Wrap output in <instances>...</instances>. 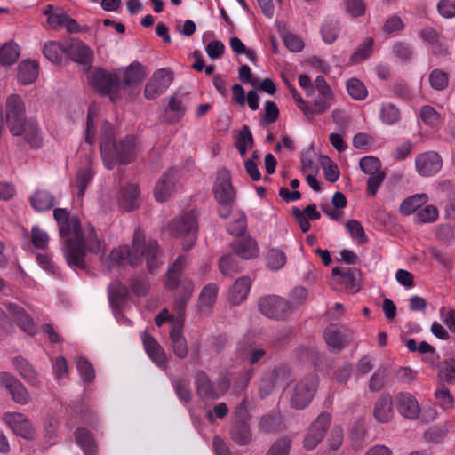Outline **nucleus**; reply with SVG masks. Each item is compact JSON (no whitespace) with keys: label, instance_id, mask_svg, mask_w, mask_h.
<instances>
[{"label":"nucleus","instance_id":"1","mask_svg":"<svg viewBox=\"0 0 455 455\" xmlns=\"http://www.w3.org/2000/svg\"><path fill=\"white\" fill-rule=\"evenodd\" d=\"M53 218L59 226L60 236L65 239L63 253L67 264L71 267L84 269L86 251L95 254L100 251V242L95 229L89 226L84 235L79 219L70 217L64 208H56Z\"/></svg>","mask_w":455,"mask_h":455},{"label":"nucleus","instance_id":"2","mask_svg":"<svg viewBox=\"0 0 455 455\" xmlns=\"http://www.w3.org/2000/svg\"><path fill=\"white\" fill-rule=\"evenodd\" d=\"M162 254L157 241L148 239L144 232L137 228L132 236V248L123 245L113 250L106 259V264L109 270L121 267L126 261L136 267L145 258L148 271L154 273L163 264Z\"/></svg>","mask_w":455,"mask_h":455},{"label":"nucleus","instance_id":"3","mask_svg":"<svg viewBox=\"0 0 455 455\" xmlns=\"http://www.w3.org/2000/svg\"><path fill=\"white\" fill-rule=\"evenodd\" d=\"M162 254L157 241L148 239L144 232L137 228L132 236V248L123 245L113 250L106 259V264L109 270L121 267L126 261L136 267L145 258L148 271L154 273L163 264Z\"/></svg>","mask_w":455,"mask_h":455},{"label":"nucleus","instance_id":"4","mask_svg":"<svg viewBox=\"0 0 455 455\" xmlns=\"http://www.w3.org/2000/svg\"><path fill=\"white\" fill-rule=\"evenodd\" d=\"M162 254L157 241L148 239L144 232L137 228L132 236V248L123 245L113 250L106 259V264L109 270L121 267L126 261L136 267L145 258L148 271L154 273L163 264Z\"/></svg>","mask_w":455,"mask_h":455},{"label":"nucleus","instance_id":"5","mask_svg":"<svg viewBox=\"0 0 455 455\" xmlns=\"http://www.w3.org/2000/svg\"><path fill=\"white\" fill-rule=\"evenodd\" d=\"M116 132L110 123L105 121L100 128V148L104 165L111 170L116 163L127 164L136 155L135 138L126 136L118 143L115 140Z\"/></svg>","mask_w":455,"mask_h":455},{"label":"nucleus","instance_id":"6","mask_svg":"<svg viewBox=\"0 0 455 455\" xmlns=\"http://www.w3.org/2000/svg\"><path fill=\"white\" fill-rule=\"evenodd\" d=\"M169 229L174 236L183 239L181 244L184 251L190 250L197 237L196 214L191 211L178 216L171 221Z\"/></svg>","mask_w":455,"mask_h":455},{"label":"nucleus","instance_id":"7","mask_svg":"<svg viewBox=\"0 0 455 455\" xmlns=\"http://www.w3.org/2000/svg\"><path fill=\"white\" fill-rule=\"evenodd\" d=\"M195 385L196 394L202 399L214 400L227 393L230 387V380L226 375H223L217 379L216 383H214L211 380L205 371L199 370L196 371L195 376Z\"/></svg>","mask_w":455,"mask_h":455},{"label":"nucleus","instance_id":"8","mask_svg":"<svg viewBox=\"0 0 455 455\" xmlns=\"http://www.w3.org/2000/svg\"><path fill=\"white\" fill-rule=\"evenodd\" d=\"M318 387V377L309 373L301 378L293 387L291 396V405L295 409H304L312 401Z\"/></svg>","mask_w":455,"mask_h":455},{"label":"nucleus","instance_id":"9","mask_svg":"<svg viewBox=\"0 0 455 455\" xmlns=\"http://www.w3.org/2000/svg\"><path fill=\"white\" fill-rule=\"evenodd\" d=\"M6 124L13 136H20L22 124L27 122L25 104L18 94H11L5 103Z\"/></svg>","mask_w":455,"mask_h":455},{"label":"nucleus","instance_id":"10","mask_svg":"<svg viewBox=\"0 0 455 455\" xmlns=\"http://www.w3.org/2000/svg\"><path fill=\"white\" fill-rule=\"evenodd\" d=\"M259 311L267 317L275 320H283L292 313V306L287 299L268 295L259 300Z\"/></svg>","mask_w":455,"mask_h":455},{"label":"nucleus","instance_id":"11","mask_svg":"<svg viewBox=\"0 0 455 455\" xmlns=\"http://www.w3.org/2000/svg\"><path fill=\"white\" fill-rule=\"evenodd\" d=\"M361 170L369 175L367 180V190L374 196L385 179V172L381 170V163L375 156H363L360 159Z\"/></svg>","mask_w":455,"mask_h":455},{"label":"nucleus","instance_id":"12","mask_svg":"<svg viewBox=\"0 0 455 455\" xmlns=\"http://www.w3.org/2000/svg\"><path fill=\"white\" fill-rule=\"evenodd\" d=\"M3 421L12 430V432L24 439L33 440L36 435L35 427L30 419L20 412L9 411L3 416Z\"/></svg>","mask_w":455,"mask_h":455},{"label":"nucleus","instance_id":"13","mask_svg":"<svg viewBox=\"0 0 455 455\" xmlns=\"http://www.w3.org/2000/svg\"><path fill=\"white\" fill-rule=\"evenodd\" d=\"M173 80L172 74L166 68L157 69L148 81L144 95L148 100H155L163 94Z\"/></svg>","mask_w":455,"mask_h":455},{"label":"nucleus","instance_id":"14","mask_svg":"<svg viewBox=\"0 0 455 455\" xmlns=\"http://www.w3.org/2000/svg\"><path fill=\"white\" fill-rule=\"evenodd\" d=\"M89 83L99 93L108 95L119 89L120 76L115 73H108L102 68H96L92 71Z\"/></svg>","mask_w":455,"mask_h":455},{"label":"nucleus","instance_id":"15","mask_svg":"<svg viewBox=\"0 0 455 455\" xmlns=\"http://www.w3.org/2000/svg\"><path fill=\"white\" fill-rule=\"evenodd\" d=\"M415 166L420 176L430 177L442 169L443 159L437 152L427 151L416 156Z\"/></svg>","mask_w":455,"mask_h":455},{"label":"nucleus","instance_id":"16","mask_svg":"<svg viewBox=\"0 0 455 455\" xmlns=\"http://www.w3.org/2000/svg\"><path fill=\"white\" fill-rule=\"evenodd\" d=\"M323 337L330 349L332 352L338 353L351 341L353 333L344 326L331 325L325 329Z\"/></svg>","mask_w":455,"mask_h":455},{"label":"nucleus","instance_id":"17","mask_svg":"<svg viewBox=\"0 0 455 455\" xmlns=\"http://www.w3.org/2000/svg\"><path fill=\"white\" fill-rule=\"evenodd\" d=\"M331 419V416L328 412H323L317 417L304 440V446L307 450L315 449L323 440L330 426Z\"/></svg>","mask_w":455,"mask_h":455},{"label":"nucleus","instance_id":"18","mask_svg":"<svg viewBox=\"0 0 455 455\" xmlns=\"http://www.w3.org/2000/svg\"><path fill=\"white\" fill-rule=\"evenodd\" d=\"M0 384L11 394L12 400L20 404H27L30 395L23 384L8 372H0Z\"/></svg>","mask_w":455,"mask_h":455},{"label":"nucleus","instance_id":"19","mask_svg":"<svg viewBox=\"0 0 455 455\" xmlns=\"http://www.w3.org/2000/svg\"><path fill=\"white\" fill-rule=\"evenodd\" d=\"M333 282L344 285L345 291L349 293H355L359 291L358 281L359 270L355 267H334L332 269Z\"/></svg>","mask_w":455,"mask_h":455},{"label":"nucleus","instance_id":"20","mask_svg":"<svg viewBox=\"0 0 455 455\" xmlns=\"http://www.w3.org/2000/svg\"><path fill=\"white\" fill-rule=\"evenodd\" d=\"M213 192L217 202L235 201V190L231 184V173L228 170L223 168L219 171Z\"/></svg>","mask_w":455,"mask_h":455},{"label":"nucleus","instance_id":"21","mask_svg":"<svg viewBox=\"0 0 455 455\" xmlns=\"http://www.w3.org/2000/svg\"><path fill=\"white\" fill-rule=\"evenodd\" d=\"M146 68L138 61L132 62L123 72L119 89H125L140 84L147 76Z\"/></svg>","mask_w":455,"mask_h":455},{"label":"nucleus","instance_id":"22","mask_svg":"<svg viewBox=\"0 0 455 455\" xmlns=\"http://www.w3.org/2000/svg\"><path fill=\"white\" fill-rule=\"evenodd\" d=\"M396 407L399 413L408 419H418L420 408L417 399L410 393L396 395Z\"/></svg>","mask_w":455,"mask_h":455},{"label":"nucleus","instance_id":"23","mask_svg":"<svg viewBox=\"0 0 455 455\" xmlns=\"http://www.w3.org/2000/svg\"><path fill=\"white\" fill-rule=\"evenodd\" d=\"M4 305L13 321L16 322L21 330L30 335L36 334V328L34 321L22 307L11 302L5 303Z\"/></svg>","mask_w":455,"mask_h":455},{"label":"nucleus","instance_id":"24","mask_svg":"<svg viewBox=\"0 0 455 455\" xmlns=\"http://www.w3.org/2000/svg\"><path fill=\"white\" fill-rule=\"evenodd\" d=\"M177 171L173 168L169 169L162 175L155 188V198L156 201L164 202L168 199L174 189Z\"/></svg>","mask_w":455,"mask_h":455},{"label":"nucleus","instance_id":"25","mask_svg":"<svg viewBox=\"0 0 455 455\" xmlns=\"http://www.w3.org/2000/svg\"><path fill=\"white\" fill-rule=\"evenodd\" d=\"M374 419L379 423H387L394 417L393 399L388 393H383L377 399L373 409Z\"/></svg>","mask_w":455,"mask_h":455},{"label":"nucleus","instance_id":"26","mask_svg":"<svg viewBox=\"0 0 455 455\" xmlns=\"http://www.w3.org/2000/svg\"><path fill=\"white\" fill-rule=\"evenodd\" d=\"M289 378V371L285 367H275L270 370L262 379L260 392L266 395L270 394L274 388L286 382Z\"/></svg>","mask_w":455,"mask_h":455},{"label":"nucleus","instance_id":"27","mask_svg":"<svg viewBox=\"0 0 455 455\" xmlns=\"http://www.w3.org/2000/svg\"><path fill=\"white\" fill-rule=\"evenodd\" d=\"M166 107L163 116V120L166 124H176L184 116L186 107L182 100L176 96H169L164 99Z\"/></svg>","mask_w":455,"mask_h":455},{"label":"nucleus","instance_id":"28","mask_svg":"<svg viewBox=\"0 0 455 455\" xmlns=\"http://www.w3.org/2000/svg\"><path fill=\"white\" fill-rule=\"evenodd\" d=\"M251 282L248 276L238 278L228 291V301L232 305L241 304L248 296Z\"/></svg>","mask_w":455,"mask_h":455},{"label":"nucleus","instance_id":"29","mask_svg":"<svg viewBox=\"0 0 455 455\" xmlns=\"http://www.w3.org/2000/svg\"><path fill=\"white\" fill-rule=\"evenodd\" d=\"M13 366L20 375L31 386L39 387L41 381L34 367L23 357L16 356L13 359Z\"/></svg>","mask_w":455,"mask_h":455},{"label":"nucleus","instance_id":"30","mask_svg":"<svg viewBox=\"0 0 455 455\" xmlns=\"http://www.w3.org/2000/svg\"><path fill=\"white\" fill-rule=\"evenodd\" d=\"M232 250L243 259L256 258L259 254L257 243L251 237H243L231 244Z\"/></svg>","mask_w":455,"mask_h":455},{"label":"nucleus","instance_id":"31","mask_svg":"<svg viewBox=\"0 0 455 455\" xmlns=\"http://www.w3.org/2000/svg\"><path fill=\"white\" fill-rule=\"evenodd\" d=\"M178 328L172 327L170 331V340L174 355L183 359L188 355V348L186 339L182 336L180 329L182 327V320H178Z\"/></svg>","mask_w":455,"mask_h":455},{"label":"nucleus","instance_id":"32","mask_svg":"<svg viewBox=\"0 0 455 455\" xmlns=\"http://www.w3.org/2000/svg\"><path fill=\"white\" fill-rule=\"evenodd\" d=\"M142 341L150 359L158 366L164 365L166 358L164 350L161 345L148 334H144Z\"/></svg>","mask_w":455,"mask_h":455},{"label":"nucleus","instance_id":"33","mask_svg":"<svg viewBox=\"0 0 455 455\" xmlns=\"http://www.w3.org/2000/svg\"><path fill=\"white\" fill-rule=\"evenodd\" d=\"M54 196L47 190L38 189L29 198L31 206L36 212L50 210L54 205Z\"/></svg>","mask_w":455,"mask_h":455},{"label":"nucleus","instance_id":"34","mask_svg":"<svg viewBox=\"0 0 455 455\" xmlns=\"http://www.w3.org/2000/svg\"><path fill=\"white\" fill-rule=\"evenodd\" d=\"M231 438L238 445H248L252 441L250 426L243 420H236L231 429Z\"/></svg>","mask_w":455,"mask_h":455},{"label":"nucleus","instance_id":"35","mask_svg":"<svg viewBox=\"0 0 455 455\" xmlns=\"http://www.w3.org/2000/svg\"><path fill=\"white\" fill-rule=\"evenodd\" d=\"M38 76V66L36 61L24 60L18 67V80L22 84H30Z\"/></svg>","mask_w":455,"mask_h":455},{"label":"nucleus","instance_id":"36","mask_svg":"<svg viewBox=\"0 0 455 455\" xmlns=\"http://www.w3.org/2000/svg\"><path fill=\"white\" fill-rule=\"evenodd\" d=\"M22 132L24 140L33 148H38L43 144V137L40 129L36 124L32 121L26 122L22 124Z\"/></svg>","mask_w":455,"mask_h":455},{"label":"nucleus","instance_id":"37","mask_svg":"<svg viewBox=\"0 0 455 455\" xmlns=\"http://www.w3.org/2000/svg\"><path fill=\"white\" fill-rule=\"evenodd\" d=\"M76 443L82 448L84 454L95 455L96 444L92 435L84 427H78L75 432Z\"/></svg>","mask_w":455,"mask_h":455},{"label":"nucleus","instance_id":"38","mask_svg":"<svg viewBox=\"0 0 455 455\" xmlns=\"http://www.w3.org/2000/svg\"><path fill=\"white\" fill-rule=\"evenodd\" d=\"M186 257L179 256L169 267L166 274L165 286L170 290L176 289L179 284V277L186 265Z\"/></svg>","mask_w":455,"mask_h":455},{"label":"nucleus","instance_id":"39","mask_svg":"<svg viewBox=\"0 0 455 455\" xmlns=\"http://www.w3.org/2000/svg\"><path fill=\"white\" fill-rule=\"evenodd\" d=\"M70 55L74 61L91 67L93 60L92 51L84 44L78 43L72 45Z\"/></svg>","mask_w":455,"mask_h":455},{"label":"nucleus","instance_id":"40","mask_svg":"<svg viewBox=\"0 0 455 455\" xmlns=\"http://www.w3.org/2000/svg\"><path fill=\"white\" fill-rule=\"evenodd\" d=\"M427 201L425 194H417L404 199L400 204V212L403 215H410L419 210Z\"/></svg>","mask_w":455,"mask_h":455},{"label":"nucleus","instance_id":"41","mask_svg":"<svg viewBox=\"0 0 455 455\" xmlns=\"http://www.w3.org/2000/svg\"><path fill=\"white\" fill-rule=\"evenodd\" d=\"M127 288L118 280H115L108 285V297L113 306L118 307L128 296Z\"/></svg>","mask_w":455,"mask_h":455},{"label":"nucleus","instance_id":"42","mask_svg":"<svg viewBox=\"0 0 455 455\" xmlns=\"http://www.w3.org/2000/svg\"><path fill=\"white\" fill-rule=\"evenodd\" d=\"M218 290L215 283H209L204 287L199 298V309L201 311L209 309L215 303Z\"/></svg>","mask_w":455,"mask_h":455},{"label":"nucleus","instance_id":"43","mask_svg":"<svg viewBox=\"0 0 455 455\" xmlns=\"http://www.w3.org/2000/svg\"><path fill=\"white\" fill-rule=\"evenodd\" d=\"M138 198V187L128 185L121 191L120 204L125 211H132L136 206Z\"/></svg>","mask_w":455,"mask_h":455},{"label":"nucleus","instance_id":"44","mask_svg":"<svg viewBox=\"0 0 455 455\" xmlns=\"http://www.w3.org/2000/svg\"><path fill=\"white\" fill-rule=\"evenodd\" d=\"M334 99H329L328 97L319 95V97L314 100L312 106L307 104L304 115L309 117L315 115L323 114L331 108Z\"/></svg>","mask_w":455,"mask_h":455},{"label":"nucleus","instance_id":"45","mask_svg":"<svg viewBox=\"0 0 455 455\" xmlns=\"http://www.w3.org/2000/svg\"><path fill=\"white\" fill-rule=\"evenodd\" d=\"M286 254L280 249H270L267 254V266L271 270L277 271L286 264Z\"/></svg>","mask_w":455,"mask_h":455},{"label":"nucleus","instance_id":"46","mask_svg":"<svg viewBox=\"0 0 455 455\" xmlns=\"http://www.w3.org/2000/svg\"><path fill=\"white\" fill-rule=\"evenodd\" d=\"M19 56L20 49L16 44H5L0 48V62L3 65L10 66L16 62Z\"/></svg>","mask_w":455,"mask_h":455},{"label":"nucleus","instance_id":"47","mask_svg":"<svg viewBox=\"0 0 455 455\" xmlns=\"http://www.w3.org/2000/svg\"><path fill=\"white\" fill-rule=\"evenodd\" d=\"M281 418L279 414L272 412L262 416L259 419V430L264 433H272L280 429Z\"/></svg>","mask_w":455,"mask_h":455},{"label":"nucleus","instance_id":"48","mask_svg":"<svg viewBox=\"0 0 455 455\" xmlns=\"http://www.w3.org/2000/svg\"><path fill=\"white\" fill-rule=\"evenodd\" d=\"M172 384L180 400L186 403L191 401L192 390L188 379L177 378L172 381Z\"/></svg>","mask_w":455,"mask_h":455},{"label":"nucleus","instance_id":"49","mask_svg":"<svg viewBox=\"0 0 455 455\" xmlns=\"http://www.w3.org/2000/svg\"><path fill=\"white\" fill-rule=\"evenodd\" d=\"M347 90L349 96L355 100H363L368 95V91L363 83L355 77L347 80Z\"/></svg>","mask_w":455,"mask_h":455},{"label":"nucleus","instance_id":"50","mask_svg":"<svg viewBox=\"0 0 455 455\" xmlns=\"http://www.w3.org/2000/svg\"><path fill=\"white\" fill-rule=\"evenodd\" d=\"M219 268L223 275L232 276L238 272L240 267L235 257L231 254H228L220 259Z\"/></svg>","mask_w":455,"mask_h":455},{"label":"nucleus","instance_id":"51","mask_svg":"<svg viewBox=\"0 0 455 455\" xmlns=\"http://www.w3.org/2000/svg\"><path fill=\"white\" fill-rule=\"evenodd\" d=\"M194 291V283L191 280L184 279L180 284V290L176 299V305L179 311H182L190 299Z\"/></svg>","mask_w":455,"mask_h":455},{"label":"nucleus","instance_id":"52","mask_svg":"<svg viewBox=\"0 0 455 455\" xmlns=\"http://www.w3.org/2000/svg\"><path fill=\"white\" fill-rule=\"evenodd\" d=\"M340 26L338 20H327L321 29L323 39L328 44L333 43L339 33Z\"/></svg>","mask_w":455,"mask_h":455},{"label":"nucleus","instance_id":"53","mask_svg":"<svg viewBox=\"0 0 455 455\" xmlns=\"http://www.w3.org/2000/svg\"><path fill=\"white\" fill-rule=\"evenodd\" d=\"M253 146V137L247 125H243L240 131V133L236 141V148L238 149L241 156H244L247 150Z\"/></svg>","mask_w":455,"mask_h":455},{"label":"nucleus","instance_id":"54","mask_svg":"<svg viewBox=\"0 0 455 455\" xmlns=\"http://www.w3.org/2000/svg\"><path fill=\"white\" fill-rule=\"evenodd\" d=\"M374 40L372 37H368L362 44L358 46L356 51L351 55L350 60L352 63H359L368 58L372 52Z\"/></svg>","mask_w":455,"mask_h":455},{"label":"nucleus","instance_id":"55","mask_svg":"<svg viewBox=\"0 0 455 455\" xmlns=\"http://www.w3.org/2000/svg\"><path fill=\"white\" fill-rule=\"evenodd\" d=\"M428 80L431 87L436 91L444 90L449 84L448 74L439 68L431 71Z\"/></svg>","mask_w":455,"mask_h":455},{"label":"nucleus","instance_id":"56","mask_svg":"<svg viewBox=\"0 0 455 455\" xmlns=\"http://www.w3.org/2000/svg\"><path fill=\"white\" fill-rule=\"evenodd\" d=\"M92 179V172L89 167L81 169L77 172V173L75 177L74 185L78 189V193H77L78 196L82 197L84 196L85 189Z\"/></svg>","mask_w":455,"mask_h":455},{"label":"nucleus","instance_id":"57","mask_svg":"<svg viewBox=\"0 0 455 455\" xmlns=\"http://www.w3.org/2000/svg\"><path fill=\"white\" fill-rule=\"evenodd\" d=\"M346 228L350 234L351 237L355 240H357L360 244H363L368 242L364 229L358 220H349L346 223Z\"/></svg>","mask_w":455,"mask_h":455},{"label":"nucleus","instance_id":"58","mask_svg":"<svg viewBox=\"0 0 455 455\" xmlns=\"http://www.w3.org/2000/svg\"><path fill=\"white\" fill-rule=\"evenodd\" d=\"M380 118L386 124H394L400 119V111L394 104H384L381 108Z\"/></svg>","mask_w":455,"mask_h":455},{"label":"nucleus","instance_id":"59","mask_svg":"<svg viewBox=\"0 0 455 455\" xmlns=\"http://www.w3.org/2000/svg\"><path fill=\"white\" fill-rule=\"evenodd\" d=\"M77 371L84 381L92 382L95 378L92 365L84 357L76 358Z\"/></svg>","mask_w":455,"mask_h":455},{"label":"nucleus","instance_id":"60","mask_svg":"<svg viewBox=\"0 0 455 455\" xmlns=\"http://www.w3.org/2000/svg\"><path fill=\"white\" fill-rule=\"evenodd\" d=\"M320 162L323 166L325 179L331 183L337 181L339 178L338 166L326 156H321Z\"/></svg>","mask_w":455,"mask_h":455},{"label":"nucleus","instance_id":"61","mask_svg":"<svg viewBox=\"0 0 455 455\" xmlns=\"http://www.w3.org/2000/svg\"><path fill=\"white\" fill-rule=\"evenodd\" d=\"M420 118L428 126H436L440 122V114L431 106L425 105L420 108Z\"/></svg>","mask_w":455,"mask_h":455},{"label":"nucleus","instance_id":"62","mask_svg":"<svg viewBox=\"0 0 455 455\" xmlns=\"http://www.w3.org/2000/svg\"><path fill=\"white\" fill-rule=\"evenodd\" d=\"M265 114L260 119V124L265 126L275 123L279 116V109L274 101L268 100L264 105Z\"/></svg>","mask_w":455,"mask_h":455},{"label":"nucleus","instance_id":"63","mask_svg":"<svg viewBox=\"0 0 455 455\" xmlns=\"http://www.w3.org/2000/svg\"><path fill=\"white\" fill-rule=\"evenodd\" d=\"M291 440L287 437L277 439L269 448L266 455H289Z\"/></svg>","mask_w":455,"mask_h":455},{"label":"nucleus","instance_id":"64","mask_svg":"<svg viewBox=\"0 0 455 455\" xmlns=\"http://www.w3.org/2000/svg\"><path fill=\"white\" fill-rule=\"evenodd\" d=\"M438 376L442 381L455 383V360L445 362Z\"/></svg>","mask_w":455,"mask_h":455}]
</instances>
